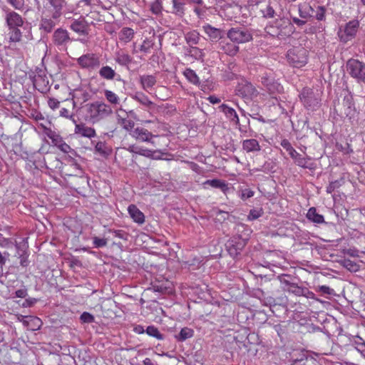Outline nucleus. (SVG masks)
<instances>
[{
	"label": "nucleus",
	"instance_id": "nucleus-1",
	"mask_svg": "<svg viewBox=\"0 0 365 365\" xmlns=\"http://www.w3.org/2000/svg\"><path fill=\"white\" fill-rule=\"evenodd\" d=\"M335 111L341 118L347 119L351 123L358 120L359 111L355 107L353 96L349 93L344 97L341 104L335 108Z\"/></svg>",
	"mask_w": 365,
	"mask_h": 365
},
{
	"label": "nucleus",
	"instance_id": "nucleus-2",
	"mask_svg": "<svg viewBox=\"0 0 365 365\" xmlns=\"http://www.w3.org/2000/svg\"><path fill=\"white\" fill-rule=\"evenodd\" d=\"M86 107L87 113L93 123L101 121L113 113L111 107L103 102L96 101L87 104Z\"/></svg>",
	"mask_w": 365,
	"mask_h": 365
},
{
	"label": "nucleus",
	"instance_id": "nucleus-3",
	"mask_svg": "<svg viewBox=\"0 0 365 365\" xmlns=\"http://www.w3.org/2000/svg\"><path fill=\"white\" fill-rule=\"evenodd\" d=\"M287 58L289 64L301 68L307 63V51L303 47L293 48L287 51Z\"/></svg>",
	"mask_w": 365,
	"mask_h": 365
},
{
	"label": "nucleus",
	"instance_id": "nucleus-4",
	"mask_svg": "<svg viewBox=\"0 0 365 365\" xmlns=\"http://www.w3.org/2000/svg\"><path fill=\"white\" fill-rule=\"evenodd\" d=\"M299 98L307 108L312 110L319 106L321 101L319 92L314 91L310 88H304L299 95Z\"/></svg>",
	"mask_w": 365,
	"mask_h": 365
},
{
	"label": "nucleus",
	"instance_id": "nucleus-5",
	"mask_svg": "<svg viewBox=\"0 0 365 365\" xmlns=\"http://www.w3.org/2000/svg\"><path fill=\"white\" fill-rule=\"evenodd\" d=\"M346 71L358 83H365V63L357 60L351 58L346 62Z\"/></svg>",
	"mask_w": 365,
	"mask_h": 365
},
{
	"label": "nucleus",
	"instance_id": "nucleus-6",
	"mask_svg": "<svg viewBox=\"0 0 365 365\" xmlns=\"http://www.w3.org/2000/svg\"><path fill=\"white\" fill-rule=\"evenodd\" d=\"M71 41L72 38L66 29L58 28L53 33L52 43L59 51H66Z\"/></svg>",
	"mask_w": 365,
	"mask_h": 365
},
{
	"label": "nucleus",
	"instance_id": "nucleus-7",
	"mask_svg": "<svg viewBox=\"0 0 365 365\" xmlns=\"http://www.w3.org/2000/svg\"><path fill=\"white\" fill-rule=\"evenodd\" d=\"M227 38L235 43H244L252 40L251 32L245 28H231L227 34Z\"/></svg>",
	"mask_w": 365,
	"mask_h": 365
},
{
	"label": "nucleus",
	"instance_id": "nucleus-8",
	"mask_svg": "<svg viewBox=\"0 0 365 365\" xmlns=\"http://www.w3.org/2000/svg\"><path fill=\"white\" fill-rule=\"evenodd\" d=\"M359 21L353 19L346 23L344 28H340L338 31V36L341 42L346 43L354 38L359 28Z\"/></svg>",
	"mask_w": 365,
	"mask_h": 365
},
{
	"label": "nucleus",
	"instance_id": "nucleus-9",
	"mask_svg": "<svg viewBox=\"0 0 365 365\" xmlns=\"http://www.w3.org/2000/svg\"><path fill=\"white\" fill-rule=\"evenodd\" d=\"M77 63L81 68L89 70L98 68L101 66L99 56L92 53L82 55L77 59Z\"/></svg>",
	"mask_w": 365,
	"mask_h": 365
},
{
	"label": "nucleus",
	"instance_id": "nucleus-10",
	"mask_svg": "<svg viewBox=\"0 0 365 365\" xmlns=\"http://www.w3.org/2000/svg\"><path fill=\"white\" fill-rule=\"evenodd\" d=\"M69 28L80 36H88L90 31V25L83 17H80L71 21Z\"/></svg>",
	"mask_w": 365,
	"mask_h": 365
},
{
	"label": "nucleus",
	"instance_id": "nucleus-11",
	"mask_svg": "<svg viewBox=\"0 0 365 365\" xmlns=\"http://www.w3.org/2000/svg\"><path fill=\"white\" fill-rule=\"evenodd\" d=\"M64 0H48L46 6V11L54 19H58L62 14Z\"/></svg>",
	"mask_w": 365,
	"mask_h": 365
},
{
	"label": "nucleus",
	"instance_id": "nucleus-12",
	"mask_svg": "<svg viewBox=\"0 0 365 365\" xmlns=\"http://www.w3.org/2000/svg\"><path fill=\"white\" fill-rule=\"evenodd\" d=\"M246 243L245 237L243 240H237L236 237H233L227 244V249L229 254L233 257H237L243 250Z\"/></svg>",
	"mask_w": 365,
	"mask_h": 365
},
{
	"label": "nucleus",
	"instance_id": "nucleus-13",
	"mask_svg": "<svg viewBox=\"0 0 365 365\" xmlns=\"http://www.w3.org/2000/svg\"><path fill=\"white\" fill-rule=\"evenodd\" d=\"M237 94L242 98H252L257 95L255 87L250 82L243 81L236 88Z\"/></svg>",
	"mask_w": 365,
	"mask_h": 365
},
{
	"label": "nucleus",
	"instance_id": "nucleus-14",
	"mask_svg": "<svg viewBox=\"0 0 365 365\" xmlns=\"http://www.w3.org/2000/svg\"><path fill=\"white\" fill-rule=\"evenodd\" d=\"M137 141L148 143L151 141V138H158L160 135H153L148 130L143 127H136L130 135Z\"/></svg>",
	"mask_w": 365,
	"mask_h": 365
},
{
	"label": "nucleus",
	"instance_id": "nucleus-15",
	"mask_svg": "<svg viewBox=\"0 0 365 365\" xmlns=\"http://www.w3.org/2000/svg\"><path fill=\"white\" fill-rule=\"evenodd\" d=\"M48 77L41 70L35 74L33 78L34 86L41 92H44L48 90Z\"/></svg>",
	"mask_w": 365,
	"mask_h": 365
},
{
	"label": "nucleus",
	"instance_id": "nucleus-16",
	"mask_svg": "<svg viewBox=\"0 0 365 365\" xmlns=\"http://www.w3.org/2000/svg\"><path fill=\"white\" fill-rule=\"evenodd\" d=\"M277 29L280 31L281 36L282 37L285 36L290 35L292 33V26L291 25L290 21L288 19H277L275 21L272 23Z\"/></svg>",
	"mask_w": 365,
	"mask_h": 365
},
{
	"label": "nucleus",
	"instance_id": "nucleus-17",
	"mask_svg": "<svg viewBox=\"0 0 365 365\" xmlns=\"http://www.w3.org/2000/svg\"><path fill=\"white\" fill-rule=\"evenodd\" d=\"M6 21L9 28H18L22 26L24 24L22 17L13 11L6 13Z\"/></svg>",
	"mask_w": 365,
	"mask_h": 365
},
{
	"label": "nucleus",
	"instance_id": "nucleus-18",
	"mask_svg": "<svg viewBox=\"0 0 365 365\" xmlns=\"http://www.w3.org/2000/svg\"><path fill=\"white\" fill-rule=\"evenodd\" d=\"M58 24V19H54L48 15L42 18L40 21V29L46 33H51Z\"/></svg>",
	"mask_w": 365,
	"mask_h": 365
},
{
	"label": "nucleus",
	"instance_id": "nucleus-19",
	"mask_svg": "<svg viewBox=\"0 0 365 365\" xmlns=\"http://www.w3.org/2000/svg\"><path fill=\"white\" fill-rule=\"evenodd\" d=\"M128 213L133 221L138 224H143L145 222L144 214L135 205H130L128 207Z\"/></svg>",
	"mask_w": 365,
	"mask_h": 365
},
{
	"label": "nucleus",
	"instance_id": "nucleus-20",
	"mask_svg": "<svg viewBox=\"0 0 365 365\" xmlns=\"http://www.w3.org/2000/svg\"><path fill=\"white\" fill-rule=\"evenodd\" d=\"M75 133L89 138H91L96 135V130L93 128L88 127L83 123L76 124Z\"/></svg>",
	"mask_w": 365,
	"mask_h": 365
},
{
	"label": "nucleus",
	"instance_id": "nucleus-21",
	"mask_svg": "<svg viewBox=\"0 0 365 365\" xmlns=\"http://www.w3.org/2000/svg\"><path fill=\"white\" fill-rule=\"evenodd\" d=\"M219 48L231 56H235L239 51V47L235 43L225 41H222L219 43Z\"/></svg>",
	"mask_w": 365,
	"mask_h": 365
},
{
	"label": "nucleus",
	"instance_id": "nucleus-22",
	"mask_svg": "<svg viewBox=\"0 0 365 365\" xmlns=\"http://www.w3.org/2000/svg\"><path fill=\"white\" fill-rule=\"evenodd\" d=\"M171 13L179 18H182L185 14V3L183 0H172Z\"/></svg>",
	"mask_w": 365,
	"mask_h": 365
},
{
	"label": "nucleus",
	"instance_id": "nucleus-23",
	"mask_svg": "<svg viewBox=\"0 0 365 365\" xmlns=\"http://www.w3.org/2000/svg\"><path fill=\"white\" fill-rule=\"evenodd\" d=\"M118 123L130 135L133 131L135 130V123L133 120L126 117H123L120 114L117 115Z\"/></svg>",
	"mask_w": 365,
	"mask_h": 365
},
{
	"label": "nucleus",
	"instance_id": "nucleus-24",
	"mask_svg": "<svg viewBox=\"0 0 365 365\" xmlns=\"http://www.w3.org/2000/svg\"><path fill=\"white\" fill-rule=\"evenodd\" d=\"M299 16L303 19H308L314 16V9L309 4L303 3L298 6Z\"/></svg>",
	"mask_w": 365,
	"mask_h": 365
},
{
	"label": "nucleus",
	"instance_id": "nucleus-25",
	"mask_svg": "<svg viewBox=\"0 0 365 365\" xmlns=\"http://www.w3.org/2000/svg\"><path fill=\"white\" fill-rule=\"evenodd\" d=\"M202 29L212 41H217L222 37L221 30L208 24L204 25Z\"/></svg>",
	"mask_w": 365,
	"mask_h": 365
},
{
	"label": "nucleus",
	"instance_id": "nucleus-26",
	"mask_svg": "<svg viewBox=\"0 0 365 365\" xmlns=\"http://www.w3.org/2000/svg\"><path fill=\"white\" fill-rule=\"evenodd\" d=\"M220 108L230 121L233 122L236 125L240 124L239 118L235 109L226 104L221 105Z\"/></svg>",
	"mask_w": 365,
	"mask_h": 365
},
{
	"label": "nucleus",
	"instance_id": "nucleus-27",
	"mask_svg": "<svg viewBox=\"0 0 365 365\" xmlns=\"http://www.w3.org/2000/svg\"><path fill=\"white\" fill-rule=\"evenodd\" d=\"M132 61L133 58L128 53L118 51L115 54V61L121 66L128 67Z\"/></svg>",
	"mask_w": 365,
	"mask_h": 365
},
{
	"label": "nucleus",
	"instance_id": "nucleus-28",
	"mask_svg": "<svg viewBox=\"0 0 365 365\" xmlns=\"http://www.w3.org/2000/svg\"><path fill=\"white\" fill-rule=\"evenodd\" d=\"M242 148L250 153L260 150L261 147L256 139H247L242 141Z\"/></svg>",
	"mask_w": 365,
	"mask_h": 365
},
{
	"label": "nucleus",
	"instance_id": "nucleus-29",
	"mask_svg": "<svg viewBox=\"0 0 365 365\" xmlns=\"http://www.w3.org/2000/svg\"><path fill=\"white\" fill-rule=\"evenodd\" d=\"M98 73L102 78L107 81L113 80L117 75L115 70L108 66H102L100 68Z\"/></svg>",
	"mask_w": 365,
	"mask_h": 365
},
{
	"label": "nucleus",
	"instance_id": "nucleus-30",
	"mask_svg": "<svg viewBox=\"0 0 365 365\" xmlns=\"http://www.w3.org/2000/svg\"><path fill=\"white\" fill-rule=\"evenodd\" d=\"M236 235L235 236L237 240H243L245 237L246 238V242L249 239V236L251 233V230L245 225L244 224H238L235 227Z\"/></svg>",
	"mask_w": 365,
	"mask_h": 365
},
{
	"label": "nucleus",
	"instance_id": "nucleus-31",
	"mask_svg": "<svg viewBox=\"0 0 365 365\" xmlns=\"http://www.w3.org/2000/svg\"><path fill=\"white\" fill-rule=\"evenodd\" d=\"M307 217L309 220L314 223L322 224L324 222V218L323 215L317 213L316 208L314 207H310L308 210Z\"/></svg>",
	"mask_w": 365,
	"mask_h": 365
},
{
	"label": "nucleus",
	"instance_id": "nucleus-32",
	"mask_svg": "<svg viewBox=\"0 0 365 365\" xmlns=\"http://www.w3.org/2000/svg\"><path fill=\"white\" fill-rule=\"evenodd\" d=\"M185 39L190 47H193L194 46L198 44L200 39V36L197 31L193 30L185 34Z\"/></svg>",
	"mask_w": 365,
	"mask_h": 365
},
{
	"label": "nucleus",
	"instance_id": "nucleus-33",
	"mask_svg": "<svg viewBox=\"0 0 365 365\" xmlns=\"http://www.w3.org/2000/svg\"><path fill=\"white\" fill-rule=\"evenodd\" d=\"M133 98L146 108H150L154 106V103L149 100L148 97L142 92H136L135 95L133 96Z\"/></svg>",
	"mask_w": 365,
	"mask_h": 365
},
{
	"label": "nucleus",
	"instance_id": "nucleus-34",
	"mask_svg": "<svg viewBox=\"0 0 365 365\" xmlns=\"http://www.w3.org/2000/svg\"><path fill=\"white\" fill-rule=\"evenodd\" d=\"M41 125L43 128L45 134L52 140L54 145L58 147L63 141L62 138L56 132L43 125Z\"/></svg>",
	"mask_w": 365,
	"mask_h": 365
},
{
	"label": "nucleus",
	"instance_id": "nucleus-35",
	"mask_svg": "<svg viewBox=\"0 0 365 365\" xmlns=\"http://www.w3.org/2000/svg\"><path fill=\"white\" fill-rule=\"evenodd\" d=\"M27 319L24 322V324H26L29 329L34 331L38 330L42 325L41 320L38 317H27Z\"/></svg>",
	"mask_w": 365,
	"mask_h": 365
},
{
	"label": "nucleus",
	"instance_id": "nucleus-36",
	"mask_svg": "<svg viewBox=\"0 0 365 365\" xmlns=\"http://www.w3.org/2000/svg\"><path fill=\"white\" fill-rule=\"evenodd\" d=\"M134 36V31L128 27H125L121 29L119 33V39L124 43L130 42Z\"/></svg>",
	"mask_w": 365,
	"mask_h": 365
},
{
	"label": "nucleus",
	"instance_id": "nucleus-37",
	"mask_svg": "<svg viewBox=\"0 0 365 365\" xmlns=\"http://www.w3.org/2000/svg\"><path fill=\"white\" fill-rule=\"evenodd\" d=\"M140 83L144 90L152 88L156 83L155 77L153 75H144L140 76Z\"/></svg>",
	"mask_w": 365,
	"mask_h": 365
},
{
	"label": "nucleus",
	"instance_id": "nucleus-38",
	"mask_svg": "<svg viewBox=\"0 0 365 365\" xmlns=\"http://www.w3.org/2000/svg\"><path fill=\"white\" fill-rule=\"evenodd\" d=\"M194 331L188 327L182 328L178 335L175 336V338L179 341H184L187 339H190L193 336Z\"/></svg>",
	"mask_w": 365,
	"mask_h": 365
},
{
	"label": "nucleus",
	"instance_id": "nucleus-39",
	"mask_svg": "<svg viewBox=\"0 0 365 365\" xmlns=\"http://www.w3.org/2000/svg\"><path fill=\"white\" fill-rule=\"evenodd\" d=\"M296 165H297L299 167H302L303 168H308L309 170L314 169V163H311V158L309 157H302L301 155L299 158H297V160L296 161Z\"/></svg>",
	"mask_w": 365,
	"mask_h": 365
},
{
	"label": "nucleus",
	"instance_id": "nucleus-40",
	"mask_svg": "<svg viewBox=\"0 0 365 365\" xmlns=\"http://www.w3.org/2000/svg\"><path fill=\"white\" fill-rule=\"evenodd\" d=\"M205 185H208L215 188H220L222 191H225L228 189L227 185L224 181L217 179L207 180L205 182Z\"/></svg>",
	"mask_w": 365,
	"mask_h": 365
},
{
	"label": "nucleus",
	"instance_id": "nucleus-41",
	"mask_svg": "<svg viewBox=\"0 0 365 365\" xmlns=\"http://www.w3.org/2000/svg\"><path fill=\"white\" fill-rule=\"evenodd\" d=\"M104 96L106 100L112 105H118L120 103L119 97L110 90L104 91Z\"/></svg>",
	"mask_w": 365,
	"mask_h": 365
},
{
	"label": "nucleus",
	"instance_id": "nucleus-42",
	"mask_svg": "<svg viewBox=\"0 0 365 365\" xmlns=\"http://www.w3.org/2000/svg\"><path fill=\"white\" fill-rule=\"evenodd\" d=\"M184 75L190 83L195 85L199 83V78L193 70L190 68L185 69Z\"/></svg>",
	"mask_w": 365,
	"mask_h": 365
},
{
	"label": "nucleus",
	"instance_id": "nucleus-43",
	"mask_svg": "<svg viewBox=\"0 0 365 365\" xmlns=\"http://www.w3.org/2000/svg\"><path fill=\"white\" fill-rule=\"evenodd\" d=\"M145 332L150 336L155 337L158 340H163L164 339L163 335L159 331L157 327L155 326H148L145 330Z\"/></svg>",
	"mask_w": 365,
	"mask_h": 365
},
{
	"label": "nucleus",
	"instance_id": "nucleus-44",
	"mask_svg": "<svg viewBox=\"0 0 365 365\" xmlns=\"http://www.w3.org/2000/svg\"><path fill=\"white\" fill-rule=\"evenodd\" d=\"M272 83L266 88L270 94L279 93L283 91V86L277 81H272Z\"/></svg>",
	"mask_w": 365,
	"mask_h": 365
},
{
	"label": "nucleus",
	"instance_id": "nucleus-45",
	"mask_svg": "<svg viewBox=\"0 0 365 365\" xmlns=\"http://www.w3.org/2000/svg\"><path fill=\"white\" fill-rule=\"evenodd\" d=\"M9 39L11 42H19L21 38V32L18 28H9Z\"/></svg>",
	"mask_w": 365,
	"mask_h": 365
},
{
	"label": "nucleus",
	"instance_id": "nucleus-46",
	"mask_svg": "<svg viewBox=\"0 0 365 365\" xmlns=\"http://www.w3.org/2000/svg\"><path fill=\"white\" fill-rule=\"evenodd\" d=\"M150 11L155 15H160L163 11V5L161 0H155L150 4Z\"/></svg>",
	"mask_w": 365,
	"mask_h": 365
},
{
	"label": "nucleus",
	"instance_id": "nucleus-47",
	"mask_svg": "<svg viewBox=\"0 0 365 365\" xmlns=\"http://www.w3.org/2000/svg\"><path fill=\"white\" fill-rule=\"evenodd\" d=\"M207 9V8L205 6L201 7L200 6L196 5L193 8V12L200 20H204L206 19Z\"/></svg>",
	"mask_w": 365,
	"mask_h": 365
},
{
	"label": "nucleus",
	"instance_id": "nucleus-48",
	"mask_svg": "<svg viewBox=\"0 0 365 365\" xmlns=\"http://www.w3.org/2000/svg\"><path fill=\"white\" fill-rule=\"evenodd\" d=\"M344 183V180H336L334 181L331 182L329 185L327 187V193H332L335 190L339 188L342 184Z\"/></svg>",
	"mask_w": 365,
	"mask_h": 365
},
{
	"label": "nucleus",
	"instance_id": "nucleus-49",
	"mask_svg": "<svg viewBox=\"0 0 365 365\" xmlns=\"http://www.w3.org/2000/svg\"><path fill=\"white\" fill-rule=\"evenodd\" d=\"M275 79L271 73H265L261 77L262 84L267 88Z\"/></svg>",
	"mask_w": 365,
	"mask_h": 365
},
{
	"label": "nucleus",
	"instance_id": "nucleus-50",
	"mask_svg": "<svg viewBox=\"0 0 365 365\" xmlns=\"http://www.w3.org/2000/svg\"><path fill=\"white\" fill-rule=\"evenodd\" d=\"M304 287H299L297 284H290V287H288L287 291L290 293L294 294L296 296H302Z\"/></svg>",
	"mask_w": 365,
	"mask_h": 365
},
{
	"label": "nucleus",
	"instance_id": "nucleus-51",
	"mask_svg": "<svg viewBox=\"0 0 365 365\" xmlns=\"http://www.w3.org/2000/svg\"><path fill=\"white\" fill-rule=\"evenodd\" d=\"M265 31L267 32V34H268L269 35H270L272 36H277L278 38L282 37L281 36L280 31H279L277 29V28L274 26V25L273 24L267 25L265 27Z\"/></svg>",
	"mask_w": 365,
	"mask_h": 365
},
{
	"label": "nucleus",
	"instance_id": "nucleus-52",
	"mask_svg": "<svg viewBox=\"0 0 365 365\" xmlns=\"http://www.w3.org/2000/svg\"><path fill=\"white\" fill-rule=\"evenodd\" d=\"M155 139L156 138H151V141H148V143H150L155 148L168 145L167 139L165 138L160 136L158 140H155Z\"/></svg>",
	"mask_w": 365,
	"mask_h": 365
},
{
	"label": "nucleus",
	"instance_id": "nucleus-53",
	"mask_svg": "<svg viewBox=\"0 0 365 365\" xmlns=\"http://www.w3.org/2000/svg\"><path fill=\"white\" fill-rule=\"evenodd\" d=\"M261 11L265 18H273L275 14L274 9L270 4L267 5Z\"/></svg>",
	"mask_w": 365,
	"mask_h": 365
},
{
	"label": "nucleus",
	"instance_id": "nucleus-54",
	"mask_svg": "<svg viewBox=\"0 0 365 365\" xmlns=\"http://www.w3.org/2000/svg\"><path fill=\"white\" fill-rule=\"evenodd\" d=\"M81 323L91 324L95 321L94 316L89 312H84L80 316Z\"/></svg>",
	"mask_w": 365,
	"mask_h": 365
},
{
	"label": "nucleus",
	"instance_id": "nucleus-55",
	"mask_svg": "<svg viewBox=\"0 0 365 365\" xmlns=\"http://www.w3.org/2000/svg\"><path fill=\"white\" fill-rule=\"evenodd\" d=\"M325 11L326 10L324 6H317L316 7V10L314 9V17L319 21L324 20L325 18Z\"/></svg>",
	"mask_w": 365,
	"mask_h": 365
},
{
	"label": "nucleus",
	"instance_id": "nucleus-56",
	"mask_svg": "<svg viewBox=\"0 0 365 365\" xmlns=\"http://www.w3.org/2000/svg\"><path fill=\"white\" fill-rule=\"evenodd\" d=\"M153 45L154 43L151 40L146 38L143 41V43L141 44L140 47V51L144 53H148L150 51V49L153 48Z\"/></svg>",
	"mask_w": 365,
	"mask_h": 365
},
{
	"label": "nucleus",
	"instance_id": "nucleus-57",
	"mask_svg": "<svg viewBox=\"0 0 365 365\" xmlns=\"http://www.w3.org/2000/svg\"><path fill=\"white\" fill-rule=\"evenodd\" d=\"M263 214V211L262 209L255 210L252 209L250 211V213L247 216L249 220H255L261 217Z\"/></svg>",
	"mask_w": 365,
	"mask_h": 365
},
{
	"label": "nucleus",
	"instance_id": "nucleus-58",
	"mask_svg": "<svg viewBox=\"0 0 365 365\" xmlns=\"http://www.w3.org/2000/svg\"><path fill=\"white\" fill-rule=\"evenodd\" d=\"M15 9L23 10L24 8V0H6Z\"/></svg>",
	"mask_w": 365,
	"mask_h": 365
},
{
	"label": "nucleus",
	"instance_id": "nucleus-59",
	"mask_svg": "<svg viewBox=\"0 0 365 365\" xmlns=\"http://www.w3.org/2000/svg\"><path fill=\"white\" fill-rule=\"evenodd\" d=\"M254 191L250 189H245L242 190L240 197L242 200H246L254 196Z\"/></svg>",
	"mask_w": 365,
	"mask_h": 365
},
{
	"label": "nucleus",
	"instance_id": "nucleus-60",
	"mask_svg": "<svg viewBox=\"0 0 365 365\" xmlns=\"http://www.w3.org/2000/svg\"><path fill=\"white\" fill-rule=\"evenodd\" d=\"M93 240V245L96 247H103L107 245V240L106 239H101L97 237H94Z\"/></svg>",
	"mask_w": 365,
	"mask_h": 365
},
{
	"label": "nucleus",
	"instance_id": "nucleus-61",
	"mask_svg": "<svg viewBox=\"0 0 365 365\" xmlns=\"http://www.w3.org/2000/svg\"><path fill=\"white\" fill-rule=\"evenodd\" d=\"M344 267L351 272H356L358 270L357 264L351 260H344Z\"/></svg>",
	"mask_w": 365,
	"mask_h": 365
},
{
	"label": "nucleus",
	"instance_id": "nucleus-62",
	"mask_svg": "<svg viewBox=\"0 0 365 365\" xmlns=\"http://www.w3.org/2000/svg\"><path fill=\"white\" fill-rule=\"evenodd\" d=\"M281 145L289 153V154L291 153V152L294 149L289 143V141L287 139H284L282 140Z\"/></svg>",
	"mask_w": 365,
	"mask_h": 365
},
{
	"label": "nucleus",
	"instance_id": "nucleus-63",
	"mask_svg": "<svg viewBox=\"0 0 365 365\" xmlns=\"http://www.w3.org/2000/svg\"><path fill=\"white\" fill-rule=\"evenodd\" d=\"M48 104L52 110H55L59 108L60 102L56 98H49L48 101Z\"/></svg>",
	"mask_w": 365,
	"mask_h": 365
},
{
	"label": "nucleus",
	"instance_id": "nucleus-64",
	"mask_svg": "<svg viewBox=\"0 0 365 365\" xmlns=\"http://www.w3.org/2000/svg\"><path fill=\"white\" fill-rule=\"evenodd\" d=\"M58 148L63 153H70L72 149L70 147L69 145H68L67 143H66L64 141H63L62 143H61V144L58 146Z\"/></svg>",
	"mask_w": 365,
	"mask_h": 365
}]
</instances>
